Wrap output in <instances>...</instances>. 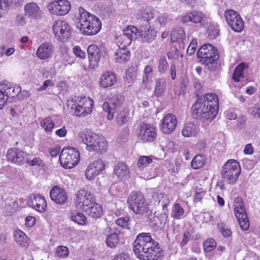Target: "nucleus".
<instances>
[{
  "instance_id": "obj_51",
  "label": "nucleus",
  "mask_w": 260,
  "mask_h": 260,
  "mask_svg": "<svg viewBox=\"0 0 260 260\" xmlns=\"http://www.w3.org/2000/svg\"><path fill=\"white\" fill-rule=\"evenodd\" d=\"M26 163L31 167L37 166L39 167L43 168L46 166L43 160L40 157H35L32 160H30L27 157Z\"/></svg>"
},
{
  "instance_id": "obj_7",
  "label": "nucleus",
  "mask_w": 260,
  "mask_h": 260,
  "mask_svg": "<svg viewBox=\"0 0 260 260\" xmlns=\"http://www.w3.org/2000/svg\"><path fill=\"white\" fill-rule=\"evenodd\" d=\"M89 61L91 63L106 64L109 62V56L107 52L102 50L95 44L90 45L87 49Z\"/></svg>"
},
{
  "instance_id": "obj_20",
  "label": "nucleus",
  "mask_w": 260,
  "mask_h": 260,
  "mask_svg": "<svg viewBox=\"0 0 260 260\" xmlns=\"http://www.w3.org/2000/svg\"><path fill=\"white\" fill-rule=\"evenodd\" d=\"M177 125V119L175 115L167 114L162 120L160 126L161 131L165 134H169L174 131Z\"/></svg>"
},
{
  "instance_id": "obj_57",
  "label": "nucleus",
  "mask_w": 260,
  "mask_h": 260,
  "mask_svg": "<svg viewBox=\"0 0 260 260\" xmlns=\"http://www.w3.org/2000/svg\"><path fill=\"white\" fill-rule=\"evenodd\" d=\"M13 85V83L7 80H4L2 82H0V92L5 93V91L11 88V86Z\"/></svg>"
},
{
  "instance_id": "obj_1",
  "label": "nucleus",
  "mask_w": 260,
  "mask_h": 260,
  "mask_svg": "<svg viewBox=\"0 0 260 260\" xmlns=\"http://www.w3.org/2000/svg\"><path fill=\"white\" fill-rule=\"evenodd\" d=\"M135 254L141 260H161L162 249L153 240L150 233H142L137 235L133 243Z\"/></svg>"
},
{
  "instance_id": "obj_33",
  "label": "nucleus",
  "mask_w": 260,
  "mask_h": 260,
  "mask_svg": "<svg viewBox=\"0 0 260 260\" xmlns=\"http://www.w3.org/2000/svg\"><path fill=\"white\" fill-rule=\"evenodd\" d=\"M198 127L196 124L189 122L184 126L182 134L184 137H190L198 134Z\"/></svg>"
},
{
  "instance_id": "obj_58",
  "label": "nucleus",
  "mask_w": 260,
  "mask_h": 260,
  "mask_svg": "<svg viewBox=\"0 0 260 260\" xmlns=\"http://www.w3.org/2000/svg\"><path fill=\"white\" fill-rule=\"evenodd\" d=\"M73 52L77 57L81 58H85L86 57L85 52L81 50L79 46H76L73 48Z\"/></svg>"
},
{
  "instance_id": "obj_8",
  "label": "nucleus",
  "mask_w": 260,
  "mask_h": 260,
  "mask_svg": "<svg viewBox=\"0 0 260 260\" xmlns=\"http://www.w3.org/2000/svg\"><path fill=\"white\" fill-rule=\"evenodd\" d=\"M209 98L211 100L208 101V108L205 109L200 120L202 122L212 121L216 116L219 110V100L218 96L214 93H210Z\"/></svg>"
},
{
  "instance_id": "obj_15",
  "label": "nucleus",
  "mask_w": 260,
  "mask_h": 260,
  "mask_svg": "<svg viewBox=\"0 0 260 260\" xmlns=\"http://www.w3.org/2000/svg\"><path fill=\"white\" fill-rule=\"evenodd\" d=\"M105 164L102 159H98L90 164L85 171V176L88 180H92L104 171Z\"/></svg>"
},
{
  "instance_id": "obj_54",
  "label": "nucleus",
  "mask_w": 260,
  "mask_h": 260,
  "mask_svg": "<svg viewBox=\"0 0 260 260\" xmlns=\"http://www.w3.org/2000/svg\"><path fill=\"white\" fill-rule=\"evenodd\" d=\"M208 38L210 39H216L219 34V29L214 26H211L208 28Z\"/></svg>"
},
{
  "instance_id": "obj_2",
  "label": "nucleus",
  "mask_w": 260,
  "mask_h": 260,
  "mask_svg": "<svg viewBox=\"0 0 260 260\" xmlns=\"http://www.w3.org/2000/svg\"><path fill=\"white\" fill-rule=\"evenodd\" d=\"M78 14L76 18V27L83 35L93 36L99 33L102 28V22L97 16L82 7L78 8Z\"/></svg>"
},
{
  "instance_id": "obj_31",
  "label": "nucleus",
  "mask_w": 260,
  "mask_h": 260,
  "mask_svg": "<svg viewBox=\"0 0 260 260\" xmlns=\"http://www.w3.org/2000/svg\"><path fill=\"white\" fill-rule=\"evenodd\" d=\"M15 240L16 243L22 247H27L29 244V239L26 234L20 230H17L14 232Z\"/></svg>"
},
{
  "instance_id": "obj_60",
  "label": "nucleus",
  "mask_w": 260,
  "mask_h": 260,
  "mask_svg": "<svg viewBox=\"0 0 260 260\" xmlns=\"http://www.w3.org/2000/svg\"><path fill=\"white\" fill-rule=\"evenodd\" d=\"M136 67L137 66H131V67L129 68V69L125 72L126 76L130 77L131 78L135 79L137 75Z\"/></svg>"
},
{
  "instance_id": "obj_25",
  "label": "nucleus",
  "mask_w": 260,
  "mask_h": 260,
  "mask_svg": "<svg viewBox=\"0 0 260 260\" xmlns=\"http://www.w3.org/2000/svg\"><path fill=\"white\" fill-rule=\"evenodd\" d=\"M53 53V45L51 43L45 42L41 45L36 52V56L40 59L45 60L50 57Z\"/></svg>"
},
{
  "instance_id": "obj_39",
  "label": "nucleus",
  "mask_w": 260,
  "mask_h": 260,
  "mask_svg": "<svg viewBox=\"0 0 260 260\" xmlns=\"http://www.w3.org/2000/svg\"><path fill=\"white\" fill-rule=\"evenodd\" d=\"M117 56L115 59L117 62L121 63L122 61H125L129 59L130 57V52L124 49L117 50L115 52Z\"/></svg>"
},
{
  "instance_id": "obj_64",
  "label": "nucleus",
  "mask_w": 260,
  "mask_h": 260,
  "mask_svg": "<svg viewBox=\"0 0 260 260\" xmlns=\"http://www.w3.org/2000/svg\"><path fill=\"white\" fill-rule=\"evenodd\" d=\"M112 260H130V257L128 254L122 252L116 255Z\"/></svg>"
},
{
  "instance_id": "obj_38",
  "label": "nucleus",
  "mask_w": 260,
  "mask_h": 260,
  "mask_svg": "<svg viewBox=\"0 0 260 260\" xmlns=\"http://www.w3.org/2000/svg\"><path fill=\"white\" fill-rule=\"evenodd\" d=\"M129 112L127 110L124 109L120 111L116 116L117 123L121 126L125 124L129 120Z\"/></svg>"
},
{
  "instance_id": "obj_49",
  "label": "nucleus",
  "mask_w": 260,
  "mask_h": 260,
  "mask_svg": "<svg viewBox=\"0 0 260 260\" xmlns=\"http://www.w3.org/2000/svg\"><path fill=\"white\" fill-rule=\"evenodd\" d=\"M173 217L176 219H180V216L184 214V209L178 203L174 204L172 210Z\"/></svg>"
},
{
  "instance_id": "obj_35",
  "label": "nucleus",
  "mask_w": 260,
  "mask_h": 260,
  "mask_svg": "<svg viewBox=\"0 0 260 260\" xmlns=\"http://www.w3.org/2000/svg\"><path fill=\"white\" fill-rule=\"evenodd\" d=\"M162 211L163 213H161L159 215L156 216V221L154 223L155 226H156L157 228L159 227H163L165 226L166 221L168 219V209H167V205H163L162 206Z\"/></svg>"
},
{
  "instance_id": "obj_53",
  "label": "nucleus",
  "mask_w": 260,
  "mask_h": 260,
  "mask_svg": "<svg viewBox=\"0 0 260 260\" xmlns=\"http://www.w3.org/2000/svg\"><path fill=\"white\" fill-rule=\"evenodd\" d=\"M152 162V158L151 156H141L138 159V165L139 167H140L142 166L146 167L149 164H151Z\"/></svg>"
},
{
  "instance_id": "obj_62",
  "label": "nucleus",
  "mask_w": 260,
  "mask_h": 260,
  "mask_svg": "<svg viewBox=\"0 0 260 260\" xmlns=\"http://www.w3.org/2000/svg\"><path fill=\"white\" fill-rule=\"evenodd\" d=\"M22 112V110L19 109L18 106L14 105L13 107H11L9 110V114L12 117L19 115Z\"/></svg>"
},
{
  "instance_id": "obj_47",
  "label": "nucleus",
  "mask_w": 260,
  "mask_h": 260,
  "mask_svg": "<svg viewBox=\"0 0 260 260\" xmlns=\"http://www.w3.org/2000/svg\"><path fill=\"white\" fill-rule=\"evenodd\" d=\"M40 124L46 132L51 131L55 125L53 120L49 117L43 120Z\"/></svg>"
},
{
  "instance_id": "obj_18",
  "label": "nucleus",
  "mask_w": 260,
  "mask_h": 260,
  "mask_svg": "<svg viewBox=\"0 0 260 260\" xmlns=\"http://www.w3.org/2000/svg\"><path fill=\"white\" fill-rule=\"evenodd\" d=\"M20 92L21 87L14 86L13 85L11 86L8 91H5V93L0 92V109H3L7 103L11 102L12 99L16 97Z\"/></svg>"
},
{
  "instance_id": "obj_56",
  "label": "nucleus",
  "mask_w": 260,
  "mask_h": 260,
  "mask_svg": "<svg viewBox=\"0 0 260 260\" xmlns=\"http://www.w3.org/2000/svg\"><path fill=\"white\" fill-rule=\"evenodd\" d=\"M95 203V199L93 196H90L89 198L83 200L82 201L83 210L85 211L86 207H90L92 206L93 204Z\"/></svg>"
},
{
  "instance_id": "obj_21",
  "label": "nucleus",
  "mask_w": 260,
  "mask_h": 260,
  "mask_svg": "<svg viewBox=\"0 0 260 260\" xmlns=\"http://www.w3.org/2000/svg\"><path fill=\"white\" fill-rule=\"evenodd\" d=\"M138 28L133 25L128 26L126 29L123 30L122 35L119 36V40L123 41L124 45L123 47H126L131 44L133 40H136L138 38L137 32Z\"/></svg>"
},
{
  "instance_id": "obj_9",
  "label": "nucleus",
  "mask_w": 260,
  "mask_h": 260,
  "mask_svg": "<svg viewBox=\"0 0 260 260\" xmlns=\"http://www.w3.org/2000/svg\"><path fill=\"white\" fill-rule=\"evenodd\" d=\"M210 93H206L204 95L197 94V100L191 108V114L194 119L200 120V117L204 113L205 109H207L208 101L211 100L209 98Z\"/></svg>"
},
{
  "instance_id": "obj_28",
  "label": "nucleus",
  "mask_w": 260,
  "mask_h": 260,
  "mask_svg": "<svg viewBox=\"0 0 260 260\" xmlns=\"http://www.w3.org/2000/svg\"><path fill=\"white\" fill-rule=\"evenodd\" d=\"M204 17V14L201 12L193 11L184 16L181 22L185 23L188 22H192L194 23H201Z\"/></svg>"
},
{
  "instance_id": "obj_16",
  "label": "nucleus",
  "mask_w": 260,
  "mask_h": 260,
  "mask_svg": "<svg viewBox=\"0 0 260 260\" xmlns=\"http://www.w3.org/2000/svg\"><path fill=\"white\" fill-rule=\"evenodd\" d=\"M79 139L86 145V149L90 151L91 148H94V143L102 136H100L89 129H86L79 134Z\"/></svg>"
},
{
  "instance_id": "obj_37",
  "label": "nucleus",
  "mask_w": 260,
  "mask_h": 260,
  "mask_svg": "<svg viewBox=\"0 0 260 260\" xmlns=\"http://www.w3.org/2000/svg\"><path fill=\"white\" fill-rule=\"evenodd\" d=\"M83 102V109L82 113H83V116H85L90 114L93 110V101L90 98L86 100V98L84 97L82 99Z\"/></svg>"
},
{
  "instance_id": "obj_45",
  "label": "nucleus",
  "mask_w": 260,
  "mask_h": 260,
  "mask_svg": "<svg viewBox=\"0 0 260 260\" xmlns=\"http://www.w3.org/2000/svg\"><path fill=\"white\" fill-rule=\"evenodd\" d=\"M216 247V243L215 240L210 238L203 243L204 250L206 252H210Z\"/></svg>"
},
{
  "instance_id": "obj_17",
  "label": "nucleus",
  "mask_w": 260,
  "mask_h": 260,
  "mask_svg": "<svg viewBox=\"0 0 260 260\" xmlns=\"http://www.w3.org/2000/svg\"><path fill=\"white\" fill-rule=\"evenodd\" d=\"M28 205L37 211L43 213L47 208V202L45 198L40 194H32L29 196Z\"/></svg>"
},
{
  "instance_id": "obj_23",
  "label": "nucleus",
  "mask_w": 260,
  "mask_h": 260,
  "mask_svg": "<svg viewBox=\"0 0 260 260\" xmlns=\"http://www.w3.org/2000/svg\"><path fill=\"white\" fill-rule=\"evenodd\" d=\"M171 41L179 43L180 48L183 49L187 42L185 31L182 27H176L171 32Z\"/></svg>"
},
{
  "instance_id": "obj_41",
  "label": "nucleus",
  "mask_w": 260,
  "mask_h": 260,
  "mask_svg": "<svg viewBox=\"0 0 260 260\" xmlns=\"http://www.w3.org/2000/svg\"><path fill=\"white\" fill-rule=\"evenodd\" d=\"M166 82L161 79L156 81V85L154 90L155 96L159 97L166 90Z\"/></svg>"
},
{
  "instance_id": "obj_3",
  "label": "nucleus",
  "mask_w": 260,
  "mask_h": 260,
  "mask_svg": "<svg viewBox=\"0 0 260 260\" xmlns=\"http://www.w3.org/2000/svg\"><path fill=\"white\" fill-rule=\"evenodd\" d=\"M197 57L200 59V62L204 65L215 63L219 59L218 50L210 44H205L202 45L197 51Z\"/></svg>"
},
{
  "instance_id": "obj_24",
  "label": "nucleus",
  "mask_w": 260,
  "mask_h": 260,
  "mask_svg": "<svg viewBox=\"0 0 260 260\" xmlns=\"http://www.w3.org/2000/svg\"><path fill=\"white\" fill-rule=\"evenodd\" d=\"M25 15L32 19H39L42 18V12L36 3H29L24 7Z\"/></svg>"
},
{
  "instance_id": "obj_27",
  "label": "nucleus",
  "mask_w": 260,
  "mask_h": 260,
  "mask_svg": "<svg viewBox=\"0 0 260 260\" xmlns=\"http://www.w3.org/2000/svg\"><path fill=\"white\" fill-rule=\"evenodd\" d=\"M115 74L110 72L103 74L100 78V85L103 88L112 86L116 81Z\"/></svg>"
},
{
  "instance_id": "obj_52",
  "label": "nucleus",
  "mask_w": 260,
  "mask_h": 260,
  "mask_svg": "<svg viewBox=\"0 0 260 260\" xmlns=\"http://www.w3.org/2000/svg\"><path fill=\"white\" fill-rule=\"evenodd\" d=\"M180 81L179 94H182L184 95L186 93L187 90L188 80L187 77L185 75H184L181 77Z\"/></svg>"
},
{
  "instance_id": "obj_12",
  "label": "nucleus",
  "mask_w": 260,
  "mask_h": 260,
  "mask_svg": "<svg viewBox=\"0 0 260 260\" xmlns=\"http://www.w3.org/2000/svg\"><path fill=\"white\" fill-rule=\"evenodd\" d=\"M47 8L51 14L63 16L70 11L71 4L67 0L53 1L47 5Z\"/></svg>"
},
{
  "instance_id": "obj_61",
  "label": "nucleus",
  "mask_w": 260,
  "mask_h": 260,
  "mask_svg": "<svg viewBox=\"0 0 260 260\" xmlns=\"http://www.w3.org/2000/svg\"><path fill=\"white\" fill-rule=\"evenodd\" d=\"M218 228L224 238H229L231 236L232 231L230 229L225 228L222 224L221 226L220 224H218Z\"/></svg>"
},
{
  "instance_id": "obj_19",
  "label": "nucleus",
  "mask_w": 260,
  "mask_h": 260,
  "mask_svg": "<svg viewBox=\"0 0 260 260\" xmlns=\"http://www.w3.org/2000/svg\"><path fill=\"white\" fill-rule=\"evenodd\" d=\"M50 197L53 202L58 205H64L67 202L68 196L64 189L58 186H54L50 191Z\"/></svg>"
},
{
  "instance_id": "obj_36",
  "label": "nucleus",
  "mask_w": 260,
  "mask_h": 260,
  "mask_svg": "<svg viewBox=\"0 0 260 260\" xmlns=\"http://www.w3.org/2000/svg\"><path fill=\"white\" fill-rule=\"evenodd\" d=\"M235 209L234 212L236 216L239 217L243 213H246L245 211V206L241 197H238L235 199Z\"/></svg>"
},
{
  "instance_id": "obj_5",
  "label": "nucleus",
  "mask_w": 260,
  "mask_h": 260,
  "mask_svg": "<svg viewBox=\"0 0 260 260\" xmlns=\"http://www.w3.org/2000/svg\"><path fill=\"white\" fill-rule=\"evenodd\" d=\"M132 210L137 214L144 215L149 211V205L142 193L132 192L127 200Z\"/></svg>"
},
{
  "instance_id": "obj_46",
  "label": "nucleus",
  "mask_w": 260,
  "mask_h": 260,
  "mask_svg": "<svg viewBox=\"0 0 260 260\" xmlns=\"http://www.w3.org/2000/svg\"><path fill=\"white\" fill-rule=\"evenodd\" d=\"M141 16L142 18L144 20V22L142 23H145V22L149 23V21L153 18L154 14L148 8H145L142 9Z\"/></svg>"
},
{
  "instance_id": "obj_29",
  "label": "nucleus",
  "mask_w": 260,
  "mask_h": 260,
  "mask_svg": "<svg viewBox=\"0 0 260 260\" xmlns=\"http://www.w3.org/2000/svg\"><path fill=\"white\" fill-rule=\"evenodd\" d=\"M114 172L115 175L120 179H126L129 174V170L125 163L118 162L115 166Z\"/></svg>"
},
{
  "instance_id": "obj_43",
  "label": "nucleus",
  "mask_w": 260,
  "mask_h": 260,
  "mask_svg": "<svg viewBox=\"0 0 260 260\" xmlns=\"http://www.w3.org/2000/svg\"><path fill=\"white\" fill-rule=\"evenodd\" d=\"M205 163V157L202 155H197L191 162V166L194 169L202 168Z\"/></svg>"
},
{
  "instance_id": "obj_10",
  "label": "nucleus",
  "mask_w": 260,
  "mask_h": 260,
  "mask_svg": "<svg viewBox=\"0 0 260 260\" xmlns=\"http://www.w3.org/2000/svg\"><path fill=\"white\" fill-rule=\"evenodd\" d=\"M226 21L231 29L235 32H241L244 28V23L239 13L232 9L225 11Z\"/></svg>"
},
{
  "instance_id": "obj_32",
  "label": "nucleus",
  "mask_w": 260,
  "mask_h": 260,
  "mask_svg": "<svg viewBox=\"0 0 260 260\" xmlns=\"http://www.w3.org/2000/svg\"><path fill=\"white\" fill-rule=\"evenodd\" d=\"M70 219L79 225H85L87 224V218L85 215L77 210H74L71 212Z\"/></svg>"
},
{
  "instance_id": "obj_13",
  "label": "nucleus",
  "mask_w": 260,
  "mask_h": 260,
  "mask_svg": "<svg viewBox=\"0 0 260 260\" xmlns=\"http://www.w3.org/2000/svg\"><path fill=\"white\" fill-rule=\"evenodd\" d=\"M29 154L18 148H12L8 149L6 154L8 161L22 166L26 162L27 157Z\"/></svg>"
},
{
  "instance_id": "obj_50",
  "label": "nucleus",
  "mask_w": 260,
  "mask_h": 260,
  "mask_svg": "<svg viewBox=\"0 0 260 260\" xmlns=\"http://www.w3.org/2000/svg\"><path fill=\"white\" fill-rule=\"evenodd\" d=\"M55 253L57 257L61 258H63L69 255V251L66 246H58L56 248Z\"/></svg>"
},
{
  "instance_id": "obj_42",
  "label": "nucleus",
  "mask_w": 260,
  "mask_h": 260,
  "mask_svg": "<svg viewBox=\"0 0 260 260\" xmlns=\"http://www.w3.org/2000/svg\"><path fill=\"white\" fill-rule=\"evenodd\" d=\"M243 231H247L249 228V221L246 213H243L239 217L236 216Z\"/></svg>"
},
{
  "instance_id": "obj_55",
  "label": "nucleus",
  "mask_w": 260,
  "mask_h": 260,
  "mask_svg": "<svg viewBox=\"0 0 260 260\" xmlns=\"http://www.w3.org/2000/svg\"><path fill=\"white\" fill-rule=\"evenodd\" d=\"M129 217L128 216L120 217L116 220V223L123 228H126L128 226V221Z\"/></svg>"
},
{
  "instance_id": "obj_11",
  "label": "nucleus",
  "mask_w": 260,
  "mask_h": 260,
  "mask_svg": "<svg viewBox=\"0 0 260 260\" xmlns=\"http://www.w3.org/2000/svg\"><path fill=\"white\" fill-rule=\"evenodd\" d=\"M52 30L58 40L60 42H64L71 37L72 29L71 26L65 21L55 22L53 25Z\"/></svg>"
},
{
  "instance_id": "obj_30",
  "label": "nucleus",
  "mask_w": 260,
  "mask_h": 260,
  "mask_svg": "<svg viewBox=\"0 0 260 260\" xmlns=\"http://www.w3.org/2000/svg\"><path fill=\"white\" fill-rule=\"evenodd\" d=\"M85 212L94 219L100 218L103 213L102 207L96 203L93 204L90 207H86Z\"/></svg>"
},
{
  "instance_id": "obj_44",
  "label": "nucleus",
  "mask_w": 260,
  "mask_h": 260,
  "mask_svg": "<svg viewBox=\"0 0 260 260\" xmlns=\"http://www.w3.org/2000/svg\"><path fill=\"white\" fill-rule=\"evenodd\" d=\"M249 66H236L234 73H233L232 79L236 82L240 81V78L243 77L244 70L248 68Z\"/></svg>"
},
{
  "instance_id": "obj_14",
  "label": "nucleus",
  "mask_w": 260,
  "mask_h": 260,
  "mask_svg": "<svg viewBox=\"0 0 260 260\" xmlns=\"http://www.w3.org/2000/svg\"><path fill=\"white\" fill-rule=\"evenodd\" d=\"M156 34V30L151 27L150 23L145 22L142 23L138 28L136 36H138V38H141L143 43H150L155 39Z\"/></svg>"
},
{
  "instance_id": "obj_63",
  "label": "nucleus",
  "mask_w": 260,
  "mask_h": 260,
  "mask_svg": "<svg viewBox=\"0 0 260 260\" xmlns=\"http://www.w3.org/2000/svg\"><path fill=\"white\" fill-rule=\"evenodd\" d=\"M191 234L189 231H186L183 235V239L180 243L181 246L184 247L185 246L187 242L190 240Z\"/></svg>"
},
{
  "instance_id": "obj_26",
  "label": "nucleus",
  "mask_w": 260,
  "mask_h": 260,
  "mask_svg": "<svg viewBox=\"0 0 260 260\" xmlns=\"http://www.w3.org/2000/svg\"><path fill=\"white\" fill-rule=\"evenodd\" d=\"M156 135L155 129L152 127L142 126V128L140 131V140L143 143L154 142Z\"/></svg>"
},
{
  "instance_id": "obj_6",
  "label": "nucleus",
  "mask_w": 260,
  "mask_h": 260,
  "mask_svg": "<svg viewBox=\"0 0 260 260\" xmlns=\"http://www.w3.org/2000/svg\"><path fill=\"white\" fill-rule=\"evenodd\" d=\"M124 96L122 93H116L110 99V103L105 102L102 106L103 110L107 113V118L111 120L114 118V114L124 101Z\"/></svg>"
},
{
  "instance_id": "obj_34",
  "label": "nucleus",
  "mask_w": 260,
  "mask_h": 260,
  "mask_svg": "<svg viewBox=\"0 0 260 260\" xmlns=\"http://www.w3.org/2000/svg\"><path fill=\"white\" fill-rule=\"evenodd\" d=\"M95 147L91 148L90 151H95L97 153H103L106 152L107 149V142L103 137H101L93 144Z\"/></svg>"
},
{
  "instance_id": "obj_48",
  "label": "nucleus",
  "mask_w": 260,
  "mask_h": 260,
  "mask_svg": "<svg viewBox=\"0 0 260 260\" xmlns=\"http://www.w3.org/2000/svg\"><path fill=\"white\" fill-rule=\"evenodd\" d=\"M223 169H234L237 171V170H241V167L238 162L235 159H229L228 160L223 166L222 167Z\"/></svg>"
},
{
  "instance_id": "obj_59",
  "label": "nucleus",
  "mask_w": 260,
  "mask_h": 260,
  "mask_svg": "<svg viewBox=\"0 0 260 260\" xmlns=\"http://www.w3.org/2000/svg\"><path fill=\"white\" fill-rule=\"evenodd\" d=\"M197 46V41L196 39L193 40L190 43L187 50V54L189 55H192L196 50Z\"/></svg>"
},
{
  "instance_id": "obj_4",
  "label": "nucleus",
  "mask_w": 260,
  "mask_h": 260,
  "mask_svg": "<svg viewBox=\"0 0 260 260\" xmlns=\"http://www.w3.org/2000/svg\"><path fill=\"white\" fill-rule=\"evenodd\" d=\"M59 160L62 167L65 169H72L79 162L80 153L74 147H64L60 153Z\"/></svg>"
},
{
  "instance_id": "obj_22",
  "label": "nucleus",
  "mask_w": 260,
  "mask_h": 260,
  "mask_svg": "<svg viewBox=\"0 0 260 260\" xmlns=\"http://www.w3.org/2000/svg\"><path fill=\"white\" fill-rule=\"evenodd\" d=\"M241 173V170L224 169L222 168L220 170V175L224 179V181L230 184H235L238 181Z\"/></svg>"
},
{
  "instance_id": "obj_40",
  "label": "nucleus",
  "mask_w": 260,
  "mask_h": 260,
  "mask_svg": "<svg viewBox=\"0 0 260 260\" xmlns=\"http://www.w3.org/2000/svg\"><path fill=\"white\" fill-rule=\"evenodd\" d=\"M106 243L110 248H114L116 247L119 243V237L115 233L110 234L106 239Z\"/></svg>"
}]
</instances>
